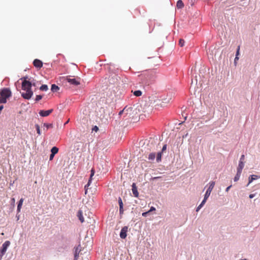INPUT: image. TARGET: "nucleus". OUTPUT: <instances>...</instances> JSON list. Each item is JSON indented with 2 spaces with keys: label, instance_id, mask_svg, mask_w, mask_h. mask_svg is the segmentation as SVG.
Here are the masks:
<instances>
[{
  "label": "nucleus",
  "instance_id": "16",
  "mask_svg": "<svg viewBox=\"0 0 260 260\" xmlns=\"http://www.w3.org/2000/svg\"><path fill=\"white\" fill-rule=\"evenodd\" d=\"M23 202V199L21 198L19 200L18 204V206H17V211L18 212H20V210H21V208Z\"/></svg>",
  "mask_w": 260,
  "mask_h": 260
},
{
  "label": "nucleus",
  "instance_id": "15",
  "mask_svg": "<svg viewBox=\"0 0 260 260\" xmlns=\"http://www.w3.org/2000/svg\"><path fill=\"white\" fill-rule=\"evenodd\" d=\"M80 252V249L79 248V247H77L75 249V253H74L75 260H77V259L79 257V254Z\"/></svg>",
  "mask_w": 260,
  "mask_h": 260
},
{
  "label": "nucleus",
  "instance_id": "51",
  "mask_svg": "<svg viewBox=\"0 0 260 260\" xmlns=\"http://www.w3.org/2000/svg\"><path fill=\"white\" fill-rule=\"evenodd\" d=\"M158 178H159V177H154V179Z\"/></svg>",
  "mask_w": 260,
  "mask_h": 260
},
{
  "label": "nucleus",
  "instance_id": "19",
  "mask_svg": "<svg viewBox=\"0 0 260 260\" xmlns=\"http://www.w3.org/2000/svg\"><path fill=\"white\" fill-rule=\"evenodd\" d=\"M133 94L136 96H140L142 94V92L140 90H136L133 92Z\"/></svg>",
  "mask_w": 260,
  "mask_h": 260
},
{
  "label": "nucleus",
  "instance_id": "14",
  "mask_svg": "<svg viewBox=\"0 0 260 260\" xmlns=\"http://www.w3.org/2000/svg\"><path fill=\"white\" fill-rule=\"evenodd\" d=\"M118 203H119V212H120V213H122L123 212V203H122V200L120 198H119L118 199Z\"/></svg>",
  "mask_w": 260,
  "mask_h": 260
},
{
  "label": "nucleus",
  "instance_id": "36",
  "mask_svg": "<svg viewBox=\"0 0 260 260\" xmlns=\"http://www.w3.org/2000/svg\"><path fill=\"white\" fill-rule=\"evenodd\" d=\"M155 208L154 207H151L150 209V210L148 211V212L150 213V212L152 211H155Z\"/></svg>",
  "mask_w": 260,
  "mask_h": 260
},
{
  "label": "nucleus",
  "instance_id": "35",
  "mask_svg": "<svg viewBox=\"0 0 260 260\" xmlns=\"http://www.w3.org/2000/svg\"><path fill=\"white\" fill-rule=\"evenodd\" d=\"M149 213V212L148 211L144 212L142 213V216L144 217H146Z\"/></svg>",
  "mask_w": 260,
  "mask_h": 260
},
{
  "label": "nucleus",
  "instance_id": "32",
  "mask_svg": "<svg viewBox=\"0 0 260 260\" xmlns=\"http://www.w3.org/2000/svg\"><path fill=\"white\" fill-rule=\"evenodd\" d=\"M238 59H239V57H238V56H236L235 58V59H234V63H235V65H236V64H237V60H238Z\"/></svg>",
  "mask_w": 260,
  "mask_h": 260
},
{
  "label": "nucleus",
  "instance_id": "30",
  "mask_svg": "<svg viewBox=\"0 0 260 260\" xmlns=\"http://www.w3.org/2000/svg\"><path fill=\"white\" fill-rule=\"evenodd\" d=\"M240 49V46H238L237 49L236 54V56H238L239 55Z\"/></svg>",
  "mask_w": 260,
  "mask_h": 260
},
{
  "label": "nucleus",
  "instance_id": "34",
  "mask_svg": "<svg viewBox=\"0 0 260 260\" xmlns=\"http://www.w3.org/2000/svg\"><path fill=\"white\" fill-rule=\"evenodd\" d=\"M167 149V144H165L163 147H162V152H164V151H165Z\"/></svg>",
  "mask_w": 260,
  "mask_h": 260
},
{
  "label": "nucleus",
  "instance_id": "49",
  "mask_svg": "<svg viewBox=\"0 0 260 260\" xmlns=\"http://www.w3.org/2000/svg\"><path fill=\"white\" fill-rule=\"evenodd\" d=\"M69 120H68L67 121H66V122L64 123V124H67L69 122Z\"/></svg>",
  "mask_w": 260,
  "mask_h": 260
},
{
  "label": "nucleus",
  "instance_id": "10",
  "mask_svg": "<svg viewBox=\"0 0 260 260\" xmlns=\"http://www.w3.org/2000/svg\"><path fill=\"white\" fill-rule=\"evenodd\" d=\"M33 64L36 68L40 69L43 66V62L38 59H35L33 61Z\"/></svg>",
  "mask_w": 260,
  "mask_h": 260
},
{
  "label": "nucleus",
  "instance_id": "1",
  "mask_svg": "<svg viewBox=\"0 0 260 260\" xmlns=\"http://www.w3.org/2000/svg\"><path fill=\"white\" fill-rule=\"evenodd\" d=\"M27 78H24L22 83V89L25 92L21 93L22 96L26 100L30 99L33 95V92L31 89L32 82L26 80Z\"/></svg>",
  "mask_w": 260,
  "mask_h": 260
},
{
  "label": "nucleus",
  "instance_id": "52",
  "mask_svg": "<svg viewBox=\"0 0 260 260\" xmlns=\"http://www.w3.org/2000/svg\"><path fill=\"white\" fill-rule=\"evenodd\" d=\"M240 260H247L246 259H240Z\"/></svg>",
  "mask_w": 260,
  "mask_h": 260
},
{
  "label": "nucleus",
  "instance_id": "25",
  "mask_svg": "<svg viewBox=\"0 0 260 260\" xmlns=\"http://www.w3.org/2000/svg\"><path fill=\"white\" fill-rule=\"evenodd\" d=\"M161 152L157 153V156H156L157 161V162L160 161L161 160Z\"/></svg>",
  "mask_w": 260,
  "mask_h": 260
},
{
  "label": "nucleus",
  "instance_id": "8",
  "mask_svg": "<svg viewBox=\"0 0 260 260\" xmlns=\"http://www.w3.org/2000/svg\"><path fill=\"white\" fill-rule=\"evenodd\" d=\"M128 231V227L127 226H124L122 228L121 230L120 233V237L121 239H125L127 236V232Z\"/></svg>",
  "mask_w": 260,
  "mask_h": 260
},
{
  "label": "nucleus",
  "instance_id": "4",
  "mask_svg": "<svg viewBox=\"0 0 260 260\" xmlns=\"http://www.w3.org/2000/svg\"><path fill=\"white\" fill-rule=\"evenodd\" d=\"M67 81L70 83L71 84L77 86L80 84L79 78H71L70 77H67Z\"/></svg>",
  "mask_w": 260,
  "mask_h": 260
},
{
  "label": "nucleus",
  "instance_id": "24",
  "mask_svg": "<svg viewBox=\"0 0 260 260\" xmlns=\"http://www.w3.org/2000/svg\"><path fill=\"white\" fill-rule=\"evenodd\" d=\"M241 174V173H239L238 172H237V174L234 177L235 181H237L239 179Z\"/></svg>",
  "mask_w": 260,
  "mask_h": 260
},
{
  "label": "nucleus",
  "instance_id": "12",
  "mask_svg": "<svg viewBox=\"0 0 260 260\" xmlns=\"http://www.w3.org/2000/svg\"><path fill=\"white\" fill-rule=\"evenodd\" d=\"M77 216L80 221L82 223L84 221V217L83 216V213L81 210H79L77 213Z\"/></svg>",
  "mask_w": 260,
  "mask_h": 260
},
{
  "label": "nucleus",
  "instance_id": "6",
  "mask_svg": "<svg viewBox=\"0 0 260 260\" xmlns=\"http://www.w3.org/2000/svg\"><path fill=\"white\" fill-rule=\"evenodd\" d=\"M10 245V242L9 241H5L2 245V248L0 249V252H1L2 254H5Z\"/></svg>",
  "mask_w": 260,
  "mask_h": 260
},
{
  "label": "nucleus",
  "instance_id": "40",
  "mask_svg": "<svg viewBox=\"0 0 260 260\" xmlns=\"http://www.w3.org/2000/svg\"><path fill=\"white\" fill-rule=\"evenodd\" d=\"M231 186H232V185H230V186H228V187L226 188L225 191H226V192H228V191L229 190V189H230V188L231 187Z\"/></svg>",
  "mask_w": 260,
  "mask_h": 260
},
{
  "label": "nucleus",
  "instance_id": "41",
  "mask_svg": "<svg viewBox=\"0 0 260 260\" xmlns=\"http://www.w3.org/2000/svg\"><path fill=\"white\" fill-rule=\"evenodd\" d=\"M202 207L200 205L197 208L196 211L198 212Z\"/></svg>",
  "mask_w": 260,
  "mask_h": 260
},
{
  "label": "nucleus",
  "instance_id": "20",
  "mask_svg": "<svg viewBox=\"0 0 260 260\" xmlns=\"http://www.w3.org/2000/svg\"><path fill=\"white\" fill-rule=\"evenodd\" d=\"M58 151V148L56 147H53L51 150V153L53 154H56Z\"/></svg>",
  "mask_w": 260,
  "mask_h": 260
},
{
  "label": "nucleus",
  "instance_id": "22",
  "mask_svg": "<svg viewBox=\"0 0 260 260\" xmlns=\"http://www.w3.org/2000/svg\"><path fill=\"white\" fill-rule=\"evenodd\" d=\"M258 177L256 175H251V177L249 178V184L253 180L256 179Z\"/></svg>",
  "mask_w": 260,
  "mask_h": 260
},
{
  "label": "nucleus",
  "instance_id": "45",
  "mask_svg": "<svg viewBox=\"0 0 260 260\" xmlns=\"http://www.w3.org/2000/svg\"><path fill=\"white\" fill-rule=\"evenodd\" d=\"M169 100H168V101H166V102H162V103H164L167 104V103H169Z\"/></svg>",
  "mask_w": 260,
  "mask_h": 260
},
{
  "label": "nucleus",
  "instance_id": "31",
  "mask_svg": "<svg viewBox=\"0 0 260 260\" xmlns=\"http://www.w3.org/2000/svg\"><path fill=\"white\" fill-rule=\"evenodd\" d=\"M244 159H245V156H244V155H242L241 156V157H240V159L239 161H242V162H244Z\"/></svg>",
  "mask_w": 260,
  "mask_h": 260
},
{
  "label": "nucleus",
  "instance_id": "37",
  "mask_svg": "<svg viewBox=\"0 0 260 260\" xmlns=\"http://www.w3.org/2000/svg\"><path fill=\"white\" fill-rule=\"evenodd\" d=\"M93 130L95 131V132H97L98 130H99V128L97 126H95L93 128Z\"/></svg>",
  "mask_w": 260,
  "mask_h": 260
},
{
  "label": "nucleus",
  "instance_id": "26",
  "mask_svg": "<svg viewBox=\"0 0 260 260\" xmlns=\"http://www.w3.org/2000/svg\"><path fill=\"white\" fill-rule=\"evenodd\" d=\"M44 127H46V130H47L49 128L52 127L53 125L52 124L45 123H44Z\"/></svg>",
  "mask_w": 260,
  "mask_h": 260
},
{
  "label": "nucleus",
  "instance_id": "39",
  "mask_svg": "<svg viewBox=\"0 0 260 260\" xmlns=\"http://www.w3.org/2000/svg\"><path fill=\"white\" fill-rule=\"evenodd\" d=\"M255 196V194H250L249 195V198L252 199Z\"/></svg>",
  "mask_w": 260,
  "mask_h": 260
},
{
  "label": "nucleus",
  "instance_id": "42",
  "mask_svg": "<svg viewBox=\"0 0 260 260\" xmlns=\"http://www.w3.org/2000/svg\"><path fill=\"white\" fill-rule=\"evenodd\" d=\"M4 255V254H2V253H1V252H0V260H1V259H2V257H3V256Z\"/></svg>",
  "mask_w": 260,
  "mask_h": 260
},
{
  "label": "nucleus",
  "instance_id": "17",
  "mask_svg": "<svg viewBox=\"0 0 260 260\" xmlns=\"http://www.w3.org/2000/svg\"><path fill=\"white\" fill-rule=\"evenodd\" d=\"M176 6L178 9H181L184 7V4L181 0H179L177 2Z\"/></svg>",
  "mask_w": 260,
  "mask_h": 260
},
{
  "label": "nucleus",
  "instance_id": "21",
  "mask_svg": "<svg viewBox=\"0 0 260 260\" xmlns=\"http://www.w3.org/2000/svg\"><path fill=\"white\" fill-rule=\"evenodd\" d=\"M155 157V153H151L149 154L148 156V159L150 160H153L154 159Z\"/></svg>",
  "mask_w": 260,
  "mask_h": 260
},
{
  "label": "nucleus",
  "instance_id": "13",
  "mask_svg": "<svg viewBox=\"0 0 260 260\" xmlns=\"http://www.w3.org/2000/svg\"><path fill=\"white\" fill-rule=\"evenodd\" d=\"M244 166V163L242 161H239V165L237 168V172L239 173H242V169Z\"/></svg>",
  "mask_w": 260,
  "mask_h": 260
},
{
  "label": "nucleus",
  "instance_id": "5",
  "mask_svg": "<svg viewBox=\"0 0 260 260\" xmlns=\"http://www.w3.org/2000/svg\"><path fill=\"white\" fill-rule=\"evenodd\" d=\"M215 184V183L214 181H211L209 183L210 185H209L208 188L207 189V190L205 193V194L204 196V197H205L206 198H208L210 196V193L214 187Z\"/></svg>",
  "mask_w": 260,
  "mask_h": 260
},
{
  "label": "nucleus",
  "instance_id": "27",
  "mask_svg": "<svg viewBox=\"0 0 260 260\" xmlns=\"http://www.w3.org/2000/svg\"><path fill=\"white\" fill-rule=\"evenodd\" d=\"M185 41L183 39H180L179 41V45L180 47H183L184 45Z\"/></svg>",
  "mask_w": 260,
  "mask_h": 260
},
{
  "label": "nucleus",
  "instance_id": "38",
  "mask_svg": "<svg viewBox=\"0 0 260 260\" xmlns=\"http://www.w3.org/2000/svg\"><path fill=\"white\" fill-rule=\"evenodd\" d=\"M55 154H53L52 153H51L50 155V160H52L53 157H54V156Z\"/></svg>",
  "mask_w": 260,
  "mask_h": 260
},
{
  "label": "nucleus",
  "instance_id": "47",
  "mask_svg": "<svg viewBox=\"0 0 260 260\" xmlns=\"http://www.w3.org/2000/svg\"><path fill=\"white\" fill-rule=\"evenodd\" d=\"M12 202H13V203H14V202H15V199H14V198H13V199H12Z\"/></svg>",
  "mask_w": 260,
  "mask_h": 260
},
{
  "label": "nucleus",
  "instance_id": "11",
  "mask_svg": "<svg viewBox=\"0 0 260 260\" xmlns=\"http://www.w3.org/2000/svg\"><path fill=\"white\" fill-rule=\"evenodd\" d=\"M132 192L135 197H138L139 192L137 190V186L135 183L132 184Z\"/></svg>",
  "mask_w": 260,
  "mask_h": 260
},
{
  "label": "nucleus",
  "instance_id": "46",
  "mask_svg": "<svg viewBox=\"0 0 260 260\" xmlns=\"http://www.w3.org/2000/svg\"><path fill=\"white\" fill-rule=\"evenodd\" d=\"M122 112H123V110H122V111H120V112H119V115L122 114Z\"/></svg>",
  "mask_w": 260,
  "mask_h": 260
},
{
  "label": "nucleus",
  "instance_id": "50",
  "mask_svg": "<svg viewBox=\"0 0 260 260\" xmlns=\"http://www.w3.org/2000/svg\"><path fill=\"white\" fill-rule=\"evenodd\" d=\"M32 85L35 86V83H32Z\"/></svg>",
  "mask_w": 260,
  "mask_h": 260
},
{
  "label": "nucleus",
  "instance_id": "44",
  "mask_svg": "<svg viewBox=\"0 0 260 260\" xmlns=\"http://www.w3.org/2000/svg\"><path fill=\"white\" fill-rule=\"evenodd\" d=\"M195 0H191V5H193L194 4V2Z\"/></svg>",
  "mask_w": 260,
  "mask_h": 260
},
{
  "label": "nucleus",
  "instance_id": "7",
  "mask_svg": "<svg viewBox=\"0 0 260 260\" xmlns=\"http://www.w3.org/2000/svg\"><path fill=\"white\" fill-rule=\"evenodd\" d=\"M94 170L93 169H92L91 170V173H90V178H89V179L88 180V183L85 186V193L86 194L87 192V189H88V186L90 185V183H91V180L92 179V177L94 176Z\"/></svg>",
  "mask_w": 260,
  "mask_h": 260
},
{
  "label": "nucleus",
  "instance_id": "29",
  "mask_svg": "<svg viewBox=\"0 0 260 260\" xmlns=\"http://www.w3.org/2000/svg\"><path fill=\"white\" fill-rule=\"evenodd\" d=\"M42 98V96L41 95H37L36 98V101L38 102L41 100Z\"/></svg>",
  "mask_w": 260,
  "mask_h": 260
},
{
  "label": "nucleus",
  "instance_id": "23",
  "mask_svg": "<svg viewBox=\"0 0 260 260\" xmlns=\"http://www.w3.org/2000/svg\"><path fill=\"white\" fill-rule=\"evenodd\" d=\"M48 89L47 85L45 84L42 85L40 88V89L42 91H47Z\"/></svg>",
  "mask_w": 260,
  "mask_h": 260
},
{
  "label": "nucleus",
  "instance_id": "28",
  "mask_svg": "<svg viewBox=\"0 0 260 260\" xmlns=\"http://www.w3.org/2000/svg\"><path fill=\"white\" fill-rule=\"evenodd\" d=\"M36 129H37V133L39 135H40L41 134V131H40V126H39V125L37 124V125H36Z\"/></svg>",
  "mask_w": 260,
  "mask_h": 260
},
{
  "label": "nucleus",
  "instance_id": "33",
  "mask_svg": "<svg viewBox=\"0 0 260 260\" xmlns=\"http://www.w3.org/2000/svg\"><path fill=\"white\" fill-rule=\"evenodd\" d=\"M208 198H206L205 197H204V200L202 201L201 204L204 205L207 201Z\"/></svg>",
  "mask_w": 260,
  "mask_h": 260
},
{
  "label": "nucleus",
  "instance_id": "18",
  "mask_svg": "<svg viewBox=\"0 0 260 260\" xmlns=\"http://www.w3.org/2000/svg\"><path fill=\"white\" fill-rule=\"evenodd\" d=\"M59 89V88L58 86L55 84H52L51 86V90L52 92H56Z\"/></svg>",
  "mask_w": 260,
  "mask_h": 260
},
{
  "label": "nucleus",
  "instance_id": "43",
  "mask_svg": "<svg viewBox=\"0 0 260 260\" xmlns=\"http://www.w3.org/2000/svg\"><path fill=\"white\" fill-rule=\"evenodd\" d=\"M3 108H4L3 106H0V113L1 112V111L2 110Z\"/></svg>",
  "mask_w": 260,
  "mask_h": 260
},
{
  "label": "nucleus",
  "instance_id": "3",
  "mask_svg": "<svg viewBox=\"0 0 260 260\" xmlns=\"http://www.w3.org/2000/svg\"><path fill=\"white\" fill-rule=\"evenodd\" d=\"M11 96V92L8 88H4L0 91V103H6L7 99Z\"/></svg>",
  "mask_w": 260,
  "mask_h": 260
},
{
  "label": "nucleus",
  "instance_id": "2",
  "mask_svg": "<svg viewBox=\"0 0 260 260\" xmlns=\"http://www.w3.org/2000/svg\"><path fill=\"white\" fill-rule=\"evenodd\" d=\"M156 75V73L154 70H149L139 75V77L142 83L149 84L151 81L155 79Z\"/></svg>",
  "mask_w": 260,
  "mask_h": 260
},
{
  "label": "nucleus",
  "instance_id": "9",
  "mask_svg": "<svg viewBox=\"0 0 260 260\" xmlns=\"http://www.w3.org/2000/svg\"><path fill=\"white\" fill-rule=\"evenodd\" d=\"M53 110L52 109L48 110H41L39 112V114L42 117H46L49 115L53 112Z\"/></svg>",
  "mask_w": 260,
  "mask_h": 260
},
{
  "label": "nucleus",
  "instance_id": "48",
  "mask_svg": "<svg viewBox=\"0 0 260 260\" xmlns=\"http://www.w3.org/2000/svg\"><path fill=\"white\" fill-rule=\"evenodd\" d=\"M203 205H204L203 204H201H201L200 205V207H202Z\"/></svg>",
  "mask_w": 260,
  "mask_h": 260
}]
</instances>
